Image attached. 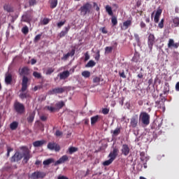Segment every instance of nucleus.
<instances>
[{"label":"nucleus","mask_w":179,"mask_h":179,"mask_svg":"<svg viewBox=\"0 0 179 179\" xmlns=\"http://www.w3.org/2000/svg\"><path fill=\"white\" fill-rule=\"evenodd\" d=\"M46 108L50 113H54L55 111H57V108H55V107H52V106H46Z\"/></svg>","instance_id":"obj_43"},{"label":"nucleus","mask_w":179,"mask_h":179,"mask_svg":"<svg viewBox=\"0 0 179 179\" xmlns=\"http://www.w3.org/2000/svg\"><path fill=\"white\" fill-rule=\"evenodd\" d=\"M117 156H118V148H114L113 149V151L110 152L108 157H110V159H112L113 160H115Z\"/></svg>","instance_id":"obj_13"},{"label":"nucleus","mask_w":179,"mask_h":179,"mask_svg":"<svg viewBox=\"0 0 179 179\" xmlns=\"http://www.w3.org/2000/svg\"><path fill=\"white\" fill-rule=\"evenodd\" d=\"M3 9H4V10H6L7 12H13V8H12V7H10V6H9V5H5L3 6Z\"/></svg>","instance_id":"obj_36"},{"label":"nucleus","mask_w":179,"mask_h":179,"mask_svg":"<svg viewBox=\"0 0 179 179\" xmlns=\"http://www.w3.org/2000/svg\"><path fill=\"white\" fill-rule=\"evenodd\" d=\"M47 148L49 150H55V152H59L61 150V147L55 142L48 143Z\"/></svg>","instance_id":"obj_8"},{"label":"nucleus","mask_w":179,"mask_h":179,"mask_svg":"<svg viewBox=\"0 0 179 179\" xmlns=\"http://www.w3.org/2000/svg\"><path fill=\"white\" fill-rule=\"evenodd\" d=\"M34 117H36L35 112L30 113L29 115L28 116V117L27 118V122L29 124H31L33 122V121H34Z\"/></svg>","instance_id":"obj_23"},{"label":"nucleus","mask_w":179,"mask_h":179,"mask_svg":"<svg viewBox=\"0 0 179 179\" xmlns=\"http://www.w3.org/2000/svg\"><path fill=\"white\" fill-rule=\"evenodd\" d=\"M5 82L6 85H10L12 83V74L8 73L6 76Z\"/></svg>","instance_id":"obj_24"},{"label":"nucleus","mask_w":179,"mask_h":179,"mask_svg":"<svg viewBox=\"0 0 179 179\" xmlns=\"http://www.w3.org/2000/svg\"><path fill=\"white\" fill-rule=\"evenodd\" d=\"M75 152H78V148H76V147H70L69 148V155H72L73 153H75Z\"/></svg>","instance_id":"obj_32"},{"label":"nucleus","mask_w":179,"mask_h":179,"mask_svg":"<svg viewBox=\"0 0 179 179\" xmlns=\"http://www.w3.org/2000/svg\"><path fill=\"white\" fill-rule=\"evenodd\" d=\"M33 76H34V78H36V79H41V78H42L41 73H40L37 71H34L33 73Z\"/></svg>","instance_id":"obj_41"},{"label":"nucleus","mask_w":179,"mask_h":179,"mask_svg":"<svg viewBox=\"0 0 179 179\" xmlns=\"http://www.w3.org/2000/svg\"><path fill=\"white\" fill-rule=\"evenodd\" d=\"M134 38L136 42L137 43V45L141 47V37H139V34H134Z\"/></svg>","instance_id":"obj_28"},{"label":"nucleus","mask_w":179,"mask_h":179,"mask_svg":"<svg viewBox=\"0 0 179 179\" xmlns=\"http://www.w3.org/2000/svg\"><path fill=\"white\" fill-rule=\"evenodd\" d=\"M131 24H132V21L131 20H127L126 22H123L122 30H127L128 27H129Z\"/></svg>","instance_id":"obj_19"},{"label":"nucleus","mask_w":179,"mask_h":179,"mask_svg":"<svg viewBox=\"0 0 179 179\" xmlns=\"http://www.w3.org/2000/svg\"><path fill=\"white\" fill-rule=\"evenodd\" d=\"M75 55V49H72L71 52H69L62 57L63 61H66L69 57H73Z\"/></svg>","instance_id":"obj_15"},{"label":"nucleus","mask_w":179,"mask_h":179,"mask_svg":"<svg viewBox=\"0 0 179 179\" xmlns=\"http://www.w3.org/2000/svg\"><path fill=\"white\" fill-rule=\"evenodd\" d=\"M66 21H61L57 23V27L61 28L62 27V26H64V24H65Z\"/></svg>","instance_id":"obj_53"},{"label":"nucleus","mask_w":179,"mask_h":179,"mask_svg":"<svg viewBox=\"0 0 179 179\" xmlns=\"http://www.w3.org/2000/svg\"><path fill=\"white\" fill-rule=\"evenodd\" d=\"M55 71V69H53L52 67L48 68L47 71H45V75H51V73H53V72Z\"/></svg>","instance_id":"obj_39"},{"label":"nucleus","mask_w":179,"mask_h":179,"mask_svg":"<svg viewBox=\"0 0 179 179\" xmlns=\"http://www.w3.org/2000/svg\"><path fill=\"white\" fill-rule=\"evenodd\" d=\"M90 10H92V4L89 2L83 4L80 8V13L83 15V16H86L87 13H90Z\"/></svg>","instance_id":"obj_4"},{"label":"nucleus","mask_w":179,"mask_h":179,"mask_svg":"<svg viewBox=\"0 0 179 179\" xmlns=\"http://www.w3.org/2000/svg\"><path fill=\"white\" fill-rule=\"evenodd\" d=\"M100 78L99 77H94L93 78V83H100Z\"/></svg>","instance_id":"obj_49"},{"label":"nucleus","mask_w":179,"mask_h":179,"mask_svg":"<svg viewBox=\"0 0 179 179\" xmlns=\"http://www.w3.org/2000/svg\"><path fill=\"white\" fill-rule=\"evenodd\" d=\"M57 5H58V0H51L50 1L51 9H54V8H57Z\"/></svg>","instance_id":"obj_29"},{"label":"nucleus","mask_w":179,"mask_h":179,"mask_svg":"<svg viewBox=\"0 0 179 179\" xmlns=\"http://www.w3.org/2000/svg\"><path fill=\"white\" fill-rule=\"evenodd\" d=\"M96 56L95 57L96 61H99L100 59V50H97L96 52Z\"/></svg>","instance_id":"obj_54"},{"label":"nucleus","mask_w":179,"mask_h":179,"mask_svg":"<svg viewBox=\"0 0 179 179\" xmlns=\"http://www.w3.org/2000/svg\"><path fill=\"white\" fill-rule=\"evenodd\" d=\"M158 26H159V29H163V27H164V19L161 20Z\"/></svg>","instance_id":"obj_47"},{"label":"nucleus","mask_w":179,"mask_h":179,"mask_svg":"<svg viewBox=\"0 0 179 179\" xmlns=\"http://www.w3.org/2000/svg\"><path fill=\"white\" fill-rule=\"evenodd\" d=\"M45 143H47V141L45 140L36 141L33 143V146L34 148H41V146L45 145Z\"/></svg>","instance_id":"obj_14"},{"label":"nucleus","mask_w":179,"mask_h":179,"mask_svg":"<svg viewBox=\"0 0 179 179\" xmlns=\"http://www.w3.org/2000/svg\"><path fill=\"white\" fill-rule=\"evenodd\" d=\"M96 65V62L93 60H90L88 63L85 65V68H93Z\"/></svg>","instance_id":"obj_30"},{"label":"nucleus","mask_w":179,"mask_h":179,"mask_svg":"<svg viewBox=\"0 0 179 179\" xmlns=\"http://www.w3.org/2000/svg\"><path fill=\"white\" fill-rule=\"evenodd\" d=\"M34 5H36V0H29V6H34Z\"/></svg>","instance_id":"obj_56"},{"label":"nucleus","mask_w":179,"mask_h":179,"mask_svg":"<svg viewBox=\"0 0 179 179\" xmlns=\"http://www.w3.org/2000/svg\"><path fill=\"white\" fill-rule=\"evenodd\" d=\"M81 75L82 76H83V78H90V71H84L82 72Z\"/></svg>","instance_id":"obj_31"},{"label":"nucleus","mask_w":179,"mask_h":179,"mask_svg":"<svg viewBox=\"0 0 179 179\" xmlns=\"http://www.w3.org/2000/svg\"><path fill=\"white\" fill-rule=\"evenodd\" d=\"M51 163H54V159H52V158H50V159H48L43 161V166H50V164H51Z\"/></svg>","instance_id":"obj_27"},{"label":"nucleus","mask_w":179,"mask_h":179,"mask_svg":"<svg viewBox=\"0 0 179 179\" xmlns=\"http://www.w3.org/2000/svg\"><path fill=\"white\" fill-rule=\"evenodd\" d=\"M173 22L174 24L175 27H178V26H179V18L178 17H175L173 20Z\"/></svg>","instance_id":"obj_42"},{"label":"nucleus","mask_w":179,"mask_h":179,"mask_svg":"<svg viewBox=\"0 0 179 179\" xmlns=\"http://www.w3.org/2000/svg\"><path fill=\"white\" fill-rule=\"evenodd\" d=\"M174 45V40L169 39L168 43V48H171Z\"/></svg>","instance_id":"obj_44"},{"label":"nucleus","mask_w":179,"mask_h":179,"mask_svg":"<svg viewBox=\"0 0 179 179\" xmlns=\"http://www.w3.org/2000/svg\"><path fill=\"white\" fill-rule=\"evenodd\" d=\"M7 152L8 153H10V152H13V148H12L10 146H7Z\"/></svg>","instance_id":"obj_59"},{"label":"nucleus","mask_w":179,"mask_h":179,"mask_svg":"<svg viewBox=\"0 0 179 179\" xmlns=\"http://www.w3.org/2000/svg\"><path fill=\"white\" fill-rule=\"evenodd\" d=\"M141 5H142V1L138 0V1H136V8H139V7L141 6Z\"/></svg>","instance_id":"obj_55"},{"label":"nucleus","mask_w":179,"mask_h":179,"mask_svg":"<svg viewBox=\"0 0 179 179\" xmlns=\"http://www.w3.org/2000/svg\"><path fill=\"white\" fill-rule=\"evenodd\" d=\"M70 73L69 71H64L62 73H59V78L60 80L62 79H67V78H69Z\"/></svg>","instance_id":"obj_18"},{"label":"nucleus","mask_w":179,"mask_h":179,"mask_svg":"<svg viewBox=\"0 0 179 179\" xmlns=\"http://www.w3.org/2000/svg\"><path fill=\"white\" fill-rule=\"evenodd\" d=\"M57 179H69V178L65 176H58Z\"/></svg>","instance_id":"obj_61"},{"label":"nucleus","mask_w":179,"mask_h":179,"mask_svg":"<svg viewBox=\"0 0 179 179\" xmlns=\"http://www.w3.org/2000/svg\"><path fill=\"white\" fill-rule=\"evenodd\" d=\"M120 134H121L120 128H116L113 132V136H118V135H120Z\"/></svg>","instance_id":"obj_33"},{"label":"nucleus","mask_w":179,"mask_h":179,"mask_svg":"<svg viewBox=\"0 0 179 179\" xmlns=\"http://www.w3.org/2000/svg\"><path fill=\"white\" fill-rule=\"evenodd\" d=\"M68 160H69V157H68V155H63L57 161L55 162V166H58V164H62L63 163H65V162H68Z\"/></svg>","instance_id":"obj_12"},{"label":"nucleus","mask_w":179,"mask_h":179,"mask_svg":"<svg viewBox=\"0 0 179 179\" xmlns=\"http://www.w3.org/2000/svg\"><path fill=\"white\" fill-rule=\"evenodd\" d=\"M113 161H114V159H112L111 158H110L108 160L103 162V166H110V164H111V163H113Z\"/></svg>","instance_id":"obj_38"},{"label":"nucleus","mask_w":179,"mask_h":179,"mask_svg":"<svg viewBox=\"0 0 179 179\" xmlns=\"http://www.w3.org/2000/svg\"><path fill=\"white\" fill-rule=\"evenodd\" d=\"M113 48H114V47L113 46H107L105 48V52L106 54H110V52H113Z\"/></svg>","instance_id":"obj_34"},{"label":"nucleus","mask_w":179,"mask_h":179,"mask_svg":"<svg viewBox=\"0 0 179 179\" xmlns=\"http://www.w3.org/2000/svg\"><path fill=\"white\" fill-rule=\"evenodd\" d=\"M22 31L23 34H27L29 33V27H27V26L24 27L22 29Z\"/></svg>","instance_id":"obj_45"},{"label":"nucleus","mask_w":179,"mask_h":179,"mask_svg":"<svg viewBox=\"0 0 179 179\" xmlns=\"http://www.w3.org/2000/svg\"><path fill=\"white\" fill-rule=\"evenodd\" d=\"M41 36H43V34H39L36 35L34 39V42L38 43V41H40V40H41Z\"/></svg>","instance_id":"obj_37"},{"label":"nucleus","mask_w":179,"mask_h":179,"mask_svg":"<svg viewBox=\"0 0 179 179\" xmlns=\"http://www.w3.org/2000/svg\"><path fill=\"white\" fill-rule=\"evenodd\" d=\"M176 90L179 92V82H178L176 85Z\"/></svg>","instance_id":"obj_63"},{"label":"nucleus","mask_w":179,"mask_h":179,"mask_svg":"<svg viewBox=\"0 0 179 179\" xmlns=\"http://www.w3.org/2000/svg\"><path fill=\"white\" fill-rule=\"evenodd\" d=\"M36 166H40L41 164V161L40 160H36L35 162Z\"/></svg>","instance_id":"obj_64"},{"label":"nucleus","mask_w":179,"mask_h":179,"mask_svg":"<svg viewBox=\"0 0 179 179\" xmlns=\"http://www.w3.org/2000/svg\"><path fill=\"white\" fill-rule=\"evenodd\" d=\"M45 177V173L40 171H36L31 174L29 178L31 179H38V178H44Z\"/></svg>","instance_id":"obj_6"},{"label":"nucleus","mask_w":179,"mask_h":179,"mask_svg":"<svg viewBox=\"0 0 179 179\" xmlns=\"http://www.w3.org/2000/svg\"><path fill=\"white\" fill-rule=\"evenodd\" d=\"M90 59V55H89V52L85 53V61H89Z\"/></svg>","instance_id":"obj_51"},{"label":"nucleus","mask_w":179,"mask_h":179,"mask_svg":"<svg viewBox=\"0 0 179 179\" xmlns=\"http://www.w3.org/2000/svg\"><path fill=\"white\" fill-rule=\"evenodd\" d=\"M40 119L41 120V121H47V116L42 115L40 117Z\"/></svg>","instance_id":"obj_58"},{"label":"nucleus","mask_w":179,"mask_h":179,"mask_svg":"<svg viewBox=\"0 0 179 179\" xmlns=\"http://www.w3.org/2000/svg\"><path fill=\"white\" fill-rule=\"evenodd\" d=\"M65 92V87H55L49 92L50 94H61Z\"/></svg>","instance_id":"obj_10"},{"label":"nucleus","mask_w":179,"mask_h":179,"mask_svg":"<svg viewBox=\"0 0 179 179\" xmlns=\"http://www.w3.org/2000/svg\"><path fill=\"white\" fill-rule=\"evenodd\" d=\"M20 150H22V153L17 151L10 159V163H19L22 159H23L22 162L24 164H27L29 163V160L31 159V155L30 154V150L27 147L22 146L20 148Z\"/></svg>","instance_id":"obj_1"},{"label":"nucleus","mask_w":179,"mask_h":179,"mask_svg":"<svg viewBox=\"0 0 179 179\" xmlns=\"http://www.w3.org/2000/svg\"><path fill=\"white\" fill-rule=\"evenodd\" d=\"M119 76L123 79H127V75L125 74V71L124 70L119 71Z\"/></svg>","instance_id":"obj_40"},{"label":"nucleus","mask_w":179,"mask_h":179,"mask_svg":"<svg viewBox=\"0 0 179 179\" xmlns=\"http://www.w3.org/2000/svg\"><path fill=\"white\" fill-rule=\"evenodd\" d=\"M100 121V115H96L91 117V125H94Z\"/></svg>","instance_id":"obj_21"},{"label":"nucleus","mask_w":179,"mask_h":179,"mask_svg":"<svg viewBox=\"0 0 179 179\" xmlns=\"http://www.w3.org/2000/svg\"><path fill=\"white\" fill-rule=\"evenodd\" d=\"M64 134V133H62V131H59V130H57L55 135V136L59 137L62 136Z\"/></svg>","instance_id":"obj_48"},{"label":"nucleus","mask_w":179,"mask_h":179,"mask_svg":"<svg viewBox=\"0 0 179 179\" xmlns=\"http://www.w3.org/2000/svg\"><path fill=\"white\" fill-rule=\"evenodd\" d=\"M155 43H156V38L155 37V35L153 34H150L148 36V45L150 51L153 50V45H155Z\"/></svg>","instance_id":"obj_7"},{"label":"nucleus","mask_w":179,"mask_h":179,"mask_svg":"<svg viewBox=\"0 0 179 179\" xmlns=\"http://www.w3.org/2000/svg\"><path fill=\"white\" fill-rule=\"evenodd\" d=\"M14 110L17 114H23L25 111L24 105L19 101H15L14 103Z\"/></svg>","instance_id":"obj_5"},{"label":"nucleus","mask_w":179,"mask_h":179,"mask_svg":"<svg viewBox=\"0 0 179 179\" xmlns=\"http://www.w3.org/2000/svg\"><path fill=\"white\" fill-rule=\"evenodd\" d=\"M20 92H22V93L20 94L19 97L22 100H24V99H29V97H30V94H29V92H25L26 91L22 92V90H20Z\"/></svg>","instance_id":"obj_17"},{"label":"nucleus","mask_w":179,"mask_h":179,"mask_svg":"<svg viewBox=\"0 0 179 179\" xmlns=\"http://www.w3.org/2000/svg\"><path fill=\"white\" fill-rule=\"evenodd\" d=\"M64 29H65V31H62L59 34V36L60 38H62V37H65V36L68 34V31L71 30V26L68 25L67 27H65Z\"/></svg>","instance_id":"obj_16"},{"label":"nucleus","mask_w":179,"mask_h":179,"mask_svg":"<svg viewBox=\"0 0 179 179\" xmlns=\"http://www.w3.org/2000/svg\"><path fill=\"white\" fill-rule=\"evenodd\" d=\"M19 73L20 76H23L21 92H26V90H27V87H29V78H27V76L30 73V69L27 66H24L19 69Z\"/></svg>","instance_id":"obj_2"},{"label":"nucleus","mask_w":179,"mask_h":179,"mask_svg":"<svg viewBox=\"0 0 179 179\" xmlns=\"http://www.w3.org/2000/svg\"><path fill=\"white\" fill-rule=\"evenodd\" d=\"M122 155L124 156H128L129 155V152H131V149L127 144H123L121 149Z\"/></svg>","instance_id":"obj_11"},{"label":"nucleus","mask_w":179,"mask_h":179,"mask_svg":"<svg viewBox=\"0 0 179 179\" xmlns=\"http://www.w3.org/2000/svg\"><path fill=\"white\" fill-rule=\"evenodd\" d=\"M37 63V60H36L35 59H31V65H34L35 64Z\"/></svg>","instance_id":"obj_62"},{"label":"nucleus","mask_w":179,"mask_h":179,"mask_svg":"<svg viewBox=\"0 0 179 179\" xmlns=\"http://www.w3.org/2000/svg\"><path fill=\"white\" fill-rule=\"evenodd\" d=\"M140 26L142 29H145V27H146V24L142 21L140 24Z\"/></svg>","instance_id":"obj_60"},{"label":"nucleus","mask_w":179,"mask_h":179,"mask_svg":"<svg viewBox=\"0 0 179 179\" xmlns=\"http://www.w3.org/2000/svg\"><path fill=\"white\" fill-rule=\"evenodd\" d=\"M162 9H159L157 10L155 15V18H154V21L155 22V23H159V20L160 19V15H162Z\"/></svg>","instance_id":"obj_22"},{"label":"nucleus","mask_w":179,"mask_h":179,"mask_svg":"<svg viewBox=\"0 0 179 179\" xmlns=\"http://www.w3.org/2000/svg\"><path fill=\"white\" fill-rule=\"evenodd\" d=\"M65 106V102L64 101H58L55 103V108L57 111H59Z\"/></svg>","instance_id":"obj_20"},{"label":"nucleus","mask_w":179,"mask_h":179,"mask_svg":"<svg viewBox=\"0 0 179 179\" xmlns=\"http://www.w3.org/2000/svg\"><path fill=\"white\" fill-rule=\"evenodd\" d=\"M110 113V109L105 108L102 109V114H104V115H107Z\"/></svg>","instance_id":"obj_46"},{"label":"nucleus","mask_w":179,"mask_h":179,"mask_svg":"<svg viewBox=\"0 0 179 179\" xmlns=\"http://www.w3.org/2000/svg\"><path fill=\"white\" fill-rule=\"evenodd\" d=\"M18 127H19V122H13L10 124V128L12 131H15V129H17Z\"/></svg>","instance_id":"obj_25"},{"label":"nucleus","mask_w":179,"mask_h":179,"mask_svg":"<svg viewBox=\"0 0 179 179\" xmlns=\"http://www.w3.org/2000/svg\"><path fill=\"white\" fill-rule=\"evenodd\" d=\"M100 30L101 33H103V34H107V33H108V31H107V29H106V27H101Z\"/></svg>","instance_id":"obj_52"},{"label":"nucleus","mask_w":179,"mask_h":179,"mask_svg":"<svg viewBox=\"0 0 179 179\" xmlns=\"http://www.w3.org/2000/svg\"><path fill=\"white\" fill-rule=\"evenodd\" d=\"M140 120L143 125H149L150 124V115L146 112H142L140 114Z\"/></svg>","instance_id":"obj_3"},{"label":"nucleus","mask_w":179,"mask_h":179,"mask_svg":"<svg viewBox=\"0 0 179 179\" xmlns=\"http://www.w3.org/2000/svg\"><path fill=\"white\" fill-rule=\"evenodd\" d=\"M138 115H133L130 119V127H131V128H136L138 127Z\"/></svg>","instance_id":"obj_9"},{"label":"nucleus","mask_w":179,"mask_h":179,"mask_svg":"<svg viewBox=\"0 0 179 179\" xmlns=\"http://www.w3.org/2000/svg\"><path fill=\"white\" fill-rule=\"evenodd\" d=\"M105 9L109 16H113L114 13H113V8L109 5L106 6Z\"/></svg>","instance_id":"obj_26"},{"label":"nucleus","mask_w":179,"mask_h":179,"mask_svg":"<svg viewBox=\"0 0 179 179\" xmlns=\"http://www.w3.org/2000/svg\"><path fill=\"white\" fill-rule=\"evenodd\" d=\"M48 23H50V19L48 18H44L42 21V24L44 25L48 24Z\"/></svg>","instance_id":"obj_50"},{"label":"nucleus","mask_w":179,"mask_h":179,"mask_svg":"<svg viewBox=\"0 0 179 179\" xmlns=\"http://www.w3.org/2000/svg\"><path fill=\"white\" fill-rule=\"evenodd\" d=\"M94 7L96 8V12H99V10H100V7H99V5H97L96 3H94Z\"/></svg>","instance_id":"obj_57"},{"label":"nucleus","mask_w":179,"mask_h":179,"mask_svg":"<svg viewBox=\"0 0 179 179\" xmlns=\"http://www.w3.org/2000/svg\"><path fill=\"white\" fill-rule=\"evenodd\" d=\"M111 22L113 26H117V24H118V20H117V17L113 16L111 18Z\"/></svg>","instance_id":"obj_35"}]
</instances>
